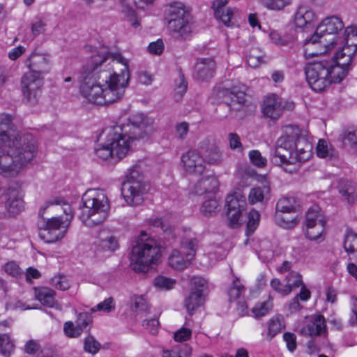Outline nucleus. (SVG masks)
<instances>
[{
    "mask_svg": "<svg viewBox=\"0 0 357 357\" xmlns=\"http://www.w3.org/2000/svg\"><path fill=\"white\" fill-rule=\"evenodd\" d=\"M63 331L66 336L71 338L78 337L82 333L77 325H74L72 321H67L64 324Z\"/></svg>",
    "mask_w": 357,
    "mask_h": 357,
    "instance_id": "052dcab7",
    "label": "nucleus"
},
{
    "mask_svg": "<svg viewBox=\"0 0 357 357\" xmlns=\"http://www.w3.org/2000/svg\"><path fill=\"white\" fill-rule=\"evenodd\" d=\"M326 223L325 216L318 206H312L306 213V227L310 228L317 224V229L315 234L312 232L311 230L308 231V235L311 238H316L322 234Z\"/></svg>",
    "mask_w": 357,
    "mask_h": 357,
    "instance_id": "4468645a",
    "label": "nucleus"
},
{
    "mask_svg": "<svg viewBox=\"0 0 357 357\" xmlns=\"http://www.w3.org/2000/svg\"><path fill=\"white\" fill-rule=\"evenodd\" d=\"M204 303V297L202 289L191 291L188 297L185 299V305L190 314Z\"/></svg>",
    "mask_w": 357,
    "mask_h": 357,
    "instance_id": "7c9ffc66",
    "label": "nucleus"
},
{
    "mask_svg": "<svg viewBox=\"0 0 357 357\" xmlns=\"http://www.w3.org/2000/svg\"><path fill=\"white\" fill-rule=\"evenodd\" d=\"M197 247V241L195 239H189L183 244V250L185 258L191 261L195 255Z\"/></svg>",
    "mask_w": 357,
    "mask_h": 357,
    "instance_id": "6e6d98bb",
    "label": "nucleus"
},
{
    "mask_svg": "<svg viewBox=\"0 0 357 357\" xmlns=\"http://www.w3.org/2000/svg\"><path fill=\"white\" fill-rule=\"evenodd\" d=\"M270 188L268 184H263L261 186L252 188L248 195V202L250 204L262 203L269 195Z\"/></svg>",
    "mask_w": 357,
    "mask_h": 357,
    "instance_id": "cd10ccee",
    "label": "nucleus"
},
{
    "mask_svg": "<svg viewBox=\"0 0 357 357\" xmlns=\"http://www.w3.org/2000/svg\"><path fill=\"white\" fill-rule=\"evenodd\" d=\"M284 106L281 98L276 94L268 95L264 100L262 112L267 117L278 119L282 114Z\"/></svg>",
    "mask_w": 357,
    "mask_h": 357,
    "instance_id": "dca6fc26",
    "label": "nucleus"
},
{
    "mask_svg": "<svg viewBox=\"0 0 357 357\" xmlns=\"http://www.w3.org/2000/svg\"><path fill=\"white\" fill-rule=\"evenodd\" d=\"M245 210L240 209H227V216L228 218L229 225L231 227H237L243 222V213Z\"/></svg>",
    "mask_w": 357,
    "mask_h": 357,
    "instance_id": "4c0bfd02",
    "label": "nucleus"
},
{
    "mask_svg": "<svg viewBox=\"0 0 357 357\" xmlns=\"http://www.w3.org/2000/svg\"><path fill=\"white\" fill-rule=\"evenodd\" d=\"M300 206L299 201L294 197H284L276 204V212L280 213H296Z\"/></svg>",
    "mask_w": 357,
    "mask_h": 357,
    "instance_id": "b1692460",
    "label": "nucleus"
},
{
    "mask_svg": "<svg viewBox=\"0 0 357 357\" xmlns=\"http://www.w3.org/2000/svg\"><path fill=\"white\" fill-rule=\"evenodd\" d=\"M289 135H291L294 139V142L295 144L294 151L299 149V148L303 149L304 144L302 140H307L306 138L302 137L300 135V131L298 128H287Z\"/></svg>",
    "mask_w": 357,
    "mask_h": 357,
    "instance_id": "4d7b16f0",
    "label": "nucleus"
},
{
    "mask_svg": "<svg viewBox=\"0 0 357 357\" xmlns=\"http://www.w3.org/2000/svg\"><path fill=\"white\" fill-rule=\"evenodd\" d=\"M161 256V246L153 238L141 239L132 247L130 265L136 272H146Z\"/></svg>",
    "mask_w": 357,
    "mask_h": 357,
    "instance_id": "0eeeda50",
    "label": "nucleus"
},
{
    "mask_svg": "<svg viewBox=\"0 0 357 357\" xmlns=\"http://www.w3.org/2000/svg\"><path fill=\"white\" fill-rule=\"evenodd\" d=\"M266 8L272 10H281L290 5L293 0H259Z\"/></svg>",
    "mask_w": 357,
    "mask_h": 357,
    "instance_id": "a19ab883",
    "label": "nucleus"
},
{
    "mask_svg": "<svg viewBox=\"0 0 357 357\" xmlns=\"http://www.w3.org/2000/svg\"><path fill=\"white\" fill-rule=\"evenodd\" d=\"M153 119L143 114L132 116L126 124H116L104 130L105 140L95 149L96 155L106 160H120L128 153L134 140L149 136L153 132Z\"/></svg>",
    "mask_w": 357,
    "mask_h": 357,
    "instance_id": "7ed1b4c3",
    "label": "nucleus"
},
{
    "mask_svg": "<svg viewBox=\"0 0 357 357\" xmlns=\"http://www.w3.org/2000/svg\"><path fill=\"white\" fill-rule=\"evenodd\" d=\"M315 14L312 10L305 6L298 7L295 15L294 22L296 26L303 28L314 20Z\"/></svg>",
    "mask_w": 357,
    "mask_h": 357,
    "instance_id": "a878e982",
    "label": "nucleus"
},
{
    "mask_svg": "<svg viewBox=\"0 0 357 357\" xmlns=\"http://www.w3.org/2000/svg\"><path fill=\"white\" fill-rule=\"evenodd\" d=\"M287 213H275V220L276 223L284 229H291L296 226L300 221L298 215L292 218H287Z\"/></svg>",
    "mask_w": 357,
    "mask_h": 357,
    "instance_id": "72a5a7b5",
    "label": "nucleus"
},
{
    "mask_svg": "<svg viewBox=\"0 0 357 357\" xmlns=\"http://www.w3.org/2000/svg\"><path fill=\"white\" fill-rule=\"evenodd\" d=\"M98 247L101 251L114 252L118 248L119 245L117 240L113 236H109L106 238L99 240Z\"/></svg>",
    "mask_w": 357,
    "mask_h": 357,
    "instance_id": "a18cd8bd",
    "label": "nucleus"
},
{
    "mask_svg": "<svg viewBox=\"0 0 357 357\" xmlns=\"http://www.w3.org/2000/svg\"><path fill=\"white\" fill-rule=\"evenodd\" d=\"M338 190L349 204H354L357 199V191L354 182L349 180H341L339 183Z\"/></svg>",
    "mask_w": 357,
    "mask_h": 357,
    "instance_id": "5701e85b",
    "label": "nucleus"
},
{
    "mask_svg": "<svg viewBox=\"0 0 357 357\" xmlns=\"http://www.w3.org/2000/svg\"><path fill=\"white\" fill-rule=\"evenodd\" d=\"M304 146L303 148H299L294 151V156L297 158L296 164L299 162H303L307 160L311 156V150H312V144L308 142V140H302Z\"/></svg>",
    "mask_w": 357,
    "mask_h": 357,
    "instance_id": "58836bf2",
    "label": "nucleus"
},
{
    "mask_svg": "<svg viewBox=\"0 0 357 357\" xmlns=\"http://www.w3.org/2000/svg\"><path fill=\"white\" fill-rule=\"evenodd\" d=\"M346 40L347 45L336 52L335 60H328L331 64L328 69L330 85L340 83L345 78L351 69L352 58L357 52V36L348 34Z\"/></svg>",
    "mask_w": 357,
    "mask_h": 357,
    "instance_id": "423d86ee",
    "label": "nucleus"
},
{
    "mask_svg": "<svg viewBox=\"0 0 357 357\" xmlns=\"http://www.w3.org/2000/svg\"><path fill=\"white\" fill-rule=\"evenodd\" d=\"M146 191L142 174L137 166H133L122 183L121 193L125 201L129 206H137L143 202Z\"/></svg>",
    "mask_w": 357,
    "mask_h": 357,
    "instance_id": "9d476101",
    "label": "nucleus"
},
{
    "mask_svg": "<svg viewBox=\"0 0 357 357\" xmlns=\"http://www.w3.org/2000/svg\"><path fill=\"white\" fill-rule=\"evenodd\" d=\"M101 348L100 343L89 334L84 340V350L93 355L97 354Z\"/></svg>",
    "mask_w": 357,
    "mask_h": 357,
    "instance_id": "79ce46f5",
    "label": "nucleus"
},
{
    "mask_svg": "<svg viewBox=\"0 0 357 357\" xmlns=\"http://www.w3.org/2000/svg\"><path fill=\"white\" fill-rule=\"evenodd\" d=\"M260 215L257 211L252 210L248 214V222L247 223V232L248 234L253 233L257 229Z\"/></svg>",
    "mask_w": 357,
    "mask_h": 357,
    "instance_id": "864d4df0",
    "label": "nucleus"
},
{
    "mask_svg": "<svg viewBox=\"0 0 357 357\" xmlns=\"http://www.w3.org/2000/svg\"><path fill=\"white\" fill-rule=\"evenodd\" d=\"M128 61L120 54L98 53L79 77L81 94L99 105L119 101L128 86Z\"/></svg>",
    "mask_w": 357,
    "mask_h": 357,
    "instance_id": "f257e3e1",
    "label": "nucleus"
},
{
    "mask_svg": "<svg viewBox=\"0 0 357 357\" xmlns=\"http://www.w3.org/2000/svg\"><path fill=\"white\" fill-rule=\"evenodd\" d=\"M167 19L168 29L175 38L186 40L190 37L192 32V17L183 3H171L167 10Z\"/></svg>",
    "mask_w": 357,
    "mask_h": 357,
    "instance_id": "6e6552de",
    "label": "nucleus"
},
{
    "mask_svg": "<svg viewBox=\"0 0 357 357\" xmlns=\"http://www.w3.org/2000/svg\"><path fill=\"white\" fill-rule=\"evenodd\" d=\"M330 67L328 60L315 61L305 66L306 79L312 90L321 92L330 86Z\"/></svg>",
    "mask_w": 357,
    "mask_h": 357,
    "instance_id": "9b49d317",
    "label": "nucleus"
},
{
    "mask_svg": "<svg viewBox=\"0 0 357 357\" xmlns=\"http://www.w3.org/2000/svg\"><path fill=\"white\" fill-rule=\"evenodd\" d=\"M215 70V62L211 58L199 59L195 65V77L204 81L211 79Z\"/></svg>",
    "mask_w": 357,
    "mask_h": 357,
    "instance_id": "f3484780",
    "label": "nucleus"
},
{
    "mask_svg": "<svg viewBox=\"0 0 357 357\" xmlns=\"http://www.w3.org/2000/svg\"><path fill=\"white\" fill-rule=\"evenodd\" d=\"M344 25L337 16L325 18L317 26L315 32L304 41V55L310 58L325 54L334 48L338 41V32Z\"/></svg>",
    "mask_w": 357,
    "mask_h": 357,
    "instance_id": "20e7f679",
    "label": "nucleus"
},
{
    "mask_svg": "<svg viewBox=\"0 0 357 357\" xmlns=\"http://www.w3.org/2000/svg\"><path fill=\"white\" fill-rule=\"evenodd\" d=\"M4 271L9 275L17 277L21 273V269L14 261L6 263L3 266Z\"/></svg>",
    "mask_w": 357,
    "mask_h": 357,
    "instance_id": "774afa93",
    "label": "nucleus"
},
{
    "mask_svg": "<svg viewBox=\"0 0 357 357\" xmlns=\"http://www.w3.org/2000/svg\"><path fill=\"white\" fill-rule=\"evenodd\" d=\"M66 234V229L63 231L53 230L47 227L40 229L39 231V236L45 243H54L61 239Z\"/></svg>",
    "mask_w": 357,
    "mask_h": 357,
    "instance_id": "2f4dec72",
    "label": "nucleus"
},
{
    "mask_svg": "<svg viewBox=\"0 0 357 357\" xmlns=\"http://www.w3.org/2000/svg\"><path fill=\"white\" fill-rule=\"evenodd\" d=\"M264 56L257 48H253L247 56V62L252 68H257L264 62Z\"/></svg>",
    "mask_w": 357,
    "mask_h": 357,
    "instance_id": "c03bdc74",
    "label": "nucleus"
},
{
    "mask_svg": "<svg viewBox=\"0 0 357 357\" xmlns=\"http://www.w3.org/2000/svg\"><path fill=\"white\" fill-rule=\"evenodd\" d=\"M25 65L29 69V71L26 73H33L40 77H44V75L48 73L50 70V61L47 56L40 53H32L25 60Z\"/></svg>",
    "mask_w": 357,
    "mask_h": 357,
    "instance_id": "2eb2a0df",
    "label": "nucleus"
},
{
    "mask_svg": "<svg viewBox=\"0 0 357 357\" xmlns=\"http://www.w3.org/2000/svg\"><path fill=\"white\" fill-rule=\"evenodd\" d=\"M187 88L188 83L184 78V75L180 73L175 87L176 96H178L177 99H181L183 97V94L187 91Z\"/></svg>",
    "mask_w": 357,
    "mask_h": 357,
    "instance_id": "680f3d73",
    "label": "nucleus"
},
{
    "mask_svg": "<svg viewBox=\"0 0 357 357\" xmlns=\"http://www.w3.org/2000/svg\"><path fill=\"white\" fill-rule=\"evenodd\" d=\"M219 208V203L215 199H211L205 201L202 207L201 211L204 215H211L215 213Z\"/></svg>",
    "mask_w": 357,
    "mask_h": 357,
    "instance_id": "3c124183",
    "label": "nucleus"
},
{
    "mask_svg": "<svg viewBox=\"0 0 357 357\" xmlns=\"http://www.w3.org/2000/svg\"><path fill=\"white\" fill-rule=\"evenodd\" d=\"M51 284L56 289L64 291L70 287L67 278L62 275H56L51 279Z\"/></svg>",
    "mask_w": 357,
    "mask_h": 357,
    "instance_id": "bf43d9fd",
    "label": "nucleus"
},
{
    "mask_svg": "<svg viewBox=\"0 0 357 357\" xmlns=\"http://www.w3.org/2000/svg\"><path fill=\"white\" fill-rule=\"evenodd\" d=\"M64 212L66 213V219L64 220L61 217H53L47 220L45 227L57 231L66 229V232L74 215L70 206L68 207V209L65 208Z\"/></svg>",
    "mask_w": 357,
    "mask_h": 357,
    "instance_id": "4be33fe9",
    "label": "nucleus"
},
{
    "mask_svg": "<svg viewBox=\"0 0 357 357\" xmlns=\"http://www.w3.org/2000/svg\"><path fill=\"white\" fill-rule=\"evenodd\" d=\"M12 116L0 114V176H18L36 156V141L31 134L20 135Z\"/></svg>",
    "mask_w": 357,
    "mask_h": 357,
    "instance_id": "f03ea898",
    "label": "nucleus"
},
{
    "mask_svg": "<svg viewBox=\"0 0 357 357\" xmlns=\"http://www.w3.org/2000/svg\"><path fill=\"white\" fill-rule=\"evenodd\" d=\"M228 139L229 142V147L232 150H238V151H243V147L241 142L240 137L234 132H231L228 135Z\"/></svg>",
    "mask_w": 357,
    "mask_h": 357,
    "instance_id": "69168bd1",
    "label": "nucleus"
},
{
    "mask_svg": "<svg viewBox=\"0 0 357 357\" xmlns=\"http://www.w3.org/2000/svg\"><path fill=\"white\" fill-rule=\"evenodd\" d=\"M295 144L294 139L289 135L287 129L285 134L281 136L277 141V144L273 155L271 158V162L283 167L288 173L293 174L298 171V164H296L297 158L294 153Z\"/></svg>",
    "mask_w": 357,
    "mask_h": 357,
    "instance_id": "1a4fd4ad",
    "label": "nucleus"
},
{
    "mask_svg": "<svg viewBox=\"0 0 357 357\" xmlns=\"http://www.w3.org/2000/svg\"><path fill=\"white\" fill-rule=\"evenodd\" d=\"M175 284V280L164 276H158L154 280V285L156 287L163 290H169L174 288Z\"/></svg>",
    "mask_w": 357,
    "mask_h": 357,
    "instance_id": "603ef678",
    "label": "nucleus"
},
{
    "mask_svg": "<svg viewBox=\"0 0 357 357\" xmlns=\"http://www.w3.org/2000/svg\"><path fill=\"white\" fill-rule=\"evenodd\" d=\"M283 328H284V324L282 316L278 315L271 319L268 323V340L271 341Z\"/></svg>",
    "mask_w": 357,
    "mask_h": 357,
    "instance_id": "473e14b6",
    "label": "nucleus"
},
{
    "mask_svg": "<svg viewBox=\"0 0 357 357\" xmlns=\"http://www.w3.org/2000/svg\"><path fill=\"white\" fill-rule=\"evenodd\" d=\"M192 349L187 344L181 346L178 349L163 350L162 357H191Z\"/></svg>",
    "mask_w": 357,
    "mask_h": 357,
    "instance_id": "ea45409f",
    "label": "nucleus"
},
{
    "mask_svg": "<svg viewBox=\"0 0 357 357\" xmlns=\"http://www.w3.org/2000/svg\"><path fill=\"white\" fill-rule=\"evenodd\" d=\"M228 0H214L212 5V8L214 10L215 17L221 20L226 26H232L233 24L231 23V18L233 15V12L231 8L224 9V7L227 3Z\"/></svg>",
    "mask_w": 357,
    "mask_h": 357,
    "instance_id": "412c9836",
    "label": "nucleus"
},
{
    "mask_svg": "<svg viewBox=\"0 0 357 357\" xmlns=\"http://www.w3.org/2000/svg\"><path fill=\"white\" fill-rule=\"evenodd\" d=\"M246 86L241 83H237L227 89L226 91L231 102L230 104L236 103L239 106L243 105L246 100Z\"/></svg>",
    "mask_w": 357,
    "mask_h": 357,
    "instance_id": "393cba45",
    "label": "nucleus"
},
{
    "mask_svg": "<svg viewBox=\"0 0 357 357\" xmlns=\"http://www.w3.org/2000/svg\"><path fill=\"white\" fill-rule=\"evenodd\" d=\"M181 162L183 171L190 175H201L206 169L204 157L195 149H190L183 153Z\"/></svg>",
    "mask_w": 357,
    "mask_h": 357,
    "instance_id": "ddd939ff",
    "label": "nucleus"
},
{
    "mask_svg": "<svg viewBox=\"0 0 357 357\" xmlns=\"http://www.w3.org/2000/svg\"><path fill=\"white\" fill-rule=\"evenodd\" d=\"M35 296L43 305L53 307L55 303V291L47 287L34 288Z\"/></svg>",
    "mask_w": 357,
    "mask_h": 357,
    "instance_id": "bb28decb",
    "label": "nucleus"
},
{
    "mask_svg": "<svg viewBox=\"0 0 357 357\" xmlns=\"http://www.w3.org/2000/svg\"><path fill=\"white\" fill-rule=\"evenodd\" d=\"M14 345L7 334L0 335V353L8 357L13 351Z\"/></svg>",
    "mask_w": 357,
    "mask_h": 357,
    "instance_id": "49530a36",
    "label": "nucleus"
},
{
    "mask_svg": "<svg viewBox=\"0 0 357 357\" xmlns=\"http://www.w3.org/2000/svg\"><path fill=\"white\" fill-rule=\"evenodd\" d=\"M219 187L218 178L213 176H206L200 178L195 186L196 194L201 195L205 193H214Z\"/></svg>",
    "mask_w": 357,
    "mask_h": 357,
    "instance_id": "aec40b11",
    "label": "nucleus"
},
{
    "mask_svg": "<svg viewBox=\"0 0 357 357\" xmlns=\"http://www.w3.org/2000/svg\"><path fill=\"white\" fill-rule=\"evenodd\" d=\"M249 159L251 163L259 168H264L266 167L267 160L263 157L258 150H252L248 154Z\"/></svg>",
    "mask_w": 357,
    "mask_h": 357,
    "instance_id": "8fccbe9b",
    "label": "nucleus"
},
{
    "mask_svg": "<svg viewBox=\"0 0 357 357\" xmlns=\"http://www.w3.org/2000/svg\"><path fill=\"white\" fill-rule=\"evenodd\" d=\"M273 307L272 301L268 300L260 303H257L252 310L255 317L265 316Z\"/></svg>",
    "mask_w": 357,
    "mask_h": 357,
    "instance_id": "09e8293b",
    "label": "nucleus"
},
{
    "mask_svg": "<svg viewBox=\"0 0 357 357\" xmlns=\"http://www.w3.org/2000/svg\"><path fill=\"white\" fill-rule=\"evenodd\" d=\"M286 287L289 289V293L295 288L303 285L301 275L295 271H291L285 278Z\"/></svg>",
    "mask_w": 357,
    "mask_h": 357,
    "instance_id": "37998d69",
    "label": "nucleus"
},
{
    "mask_svg": "<svg viewBox=\"0 0 357 357\" xmlns=\"http://www.w3.org/2000/svg\"><path fill=\"white\" fill-rule=\"evenodd\" d=\"M283 339L287 344V348L290 352H294L296 349V336L294 333L285 332Z\"/></svg>",
    "mask_w": 357,
    "mask_h": 357,
    "instance_id": "338daca9",
    "label": "nucleus"
},
{
    "mask_svg": "<svg viewBox=\"0 0 357 357\" xmlns=\"http://www.w3.org/2000/svg\"><path fill=\"white\" fill-rule=\"evenodd\" d=\"M6 196V207L11 215H15L23 210L24 201L18 190L8 188Z\"/></svg>",
    "mask_w": 357,
    "mask_h": 357,
    "instance_id": "a211bd4d",
    "label": "nucleus"
},
{
    "mask_svg": "<svg viewBox=\"0 0 357 357\" xmlns=\"http://www.w3.org/2000/svg\"><path fill=\"white\" fill-rule=\"evenodd\" d=\"M92 323V317L87 312H81L77 315L76 325L82 333L84 330Z\"/></svg>",
    "mask_w": 357,
    "mask_h": 357,
    "instance_id": "13d9d810",
    "label": "nucleus"
},
{
    "mask_svg": "<svg viewBox=\"0 0 357 357\" xmlns=\"http://www.w3.org/2000/svg\"><path fill=\"white\" fill-rule=\"evenodd\" d=\"M149 224L155 227H160L164 233V238L168 241L175 238V234L172 226L165 223L160 217L151 218L149 220Z\"/></svg>",
    "mask_w": 357,
    "mask_h": 357,
    "instance_id": "f704fd0d",
    "label": "nucleus"
},
{
    "mask_svg": "<svg viewBox=\"0 0 357 357\" xmlns=\"http://www.w3.org/2000/svg\"><path fill=\"white\" fill-rule=\"evenodd\" d=\"M133 309L137 312H146L149 309V304L146 298L142 296H136L133 301Z\"/></svg>",
    "mask_w": 357,
    "mask_h": 357,
    "instance_id": "0e129e2a",
    "label": "nucleus"
},
{
    "mask_svg": "<svg viewBox=\"0 0 357 357\" xmlns=\"http://www.w3.org/2000/svg\"><path fill=\"white\" fill-rule=\"evenodd\" d=\"M344 250L348 254H353L357 251V234L350 229H347L344 236L343 244Z\"/></svg>",
    "mask_w": 357,
    "mask_h": 357,
    "instance_id": "e433bc0d",
    "label": "nucleus"
},
{
    "mask_svg": "<svg viewBox=\"0 0 357 357\" xmlns=\"http://www.w3.org/2000/svg\"><path fill=\"white\" fill-rule=\"evenodd\" d=\"M204 161L212 165H219L222 163V152L218 146L211 144L204 152Z\"/></svg>",
    "mask_w": 357,
    "mask_h": 357,
    "instance_id": "c756f323",
    "label": "nucleus"
},
{
    "mask_svg": "<svg viewBox=\"0 0 357 357\" xmlns=\"http://www.w3.org/2000/svg\"><path fill=\"white\" fill-rule=\"evenodd\" d=\"M189 131V123L185 121L177 123L175 125L176 137L178 139H185Z\"/></svg>",
    "mask_w": 357,
    "mask_h": 357,
    "instance_id": "e2e57ef3",
    "label": "nucleus"
},
{
    "mask_svg": "<svg viewBox=\"0 0 357 357\" xmlns=\"http://www.w3.org/2000/svg\"><path fill=\"white\" fill-rule=\"evenodd\" d=\"M244 291V286L240 283L238 278H236L233 280L232 286L228 290L229 301H235L240 298Z\"/></svg>",
    "mask_w": 357,
    "mask_h": 357,
    "instance_id": "de8ad7c7",
    "label": "nucleus"
},
{
    "mask_svg": "<svg viewBox=\"0 0 357 357\" xmlns=\"http://www.w3.org/2000/svg\"><path fill=\"white\" fill-rule=\"evenodd\" d=\"M226 206L227 209L245 210L247 207L245 197L239 191L234 192L227 197Z\"/></svg>",
    "mask_w": 357,
    "mask_h": 357,
    "instance_id": "c85d7f7f",
    "label": "nucleus"
},
{
    "mask_svg": "<svg viewBox=\"0 0 357 357\" xmlns=\"http://www.w3.org/2000/svg\"><path fill=\"white\" fill-rule=\"evenodd\" d=\"M44 77L25 73L21 78L23 100L31 105H36L41 96Z\"/></svg>",
    "mask_w": 357,
    "mask_h": 357,
    "instance_id": "f8f14e48",
    "label": "nucleus"
},
{
    "mask_svg": "<svg viewBox=\"0 0 357 357\" xmlns=\"http://www.w3.org/2000/svg\"><path fill=\"white\" fill-rule=\"evenodd\" d=\"M190 261L187 258L184 259L178 250H173L169 257V266L177 270L185 268Z\"/></svg>",
    "mask_w": 357,
    "mask_h": 357,
    "instance_id": "c9c22d12",
    "label": "nucleus"
},
{
    "mask_svg": "<svg viewBox=\"0 0 357 357\" xmlns=\"http://www.w3.org/2000/svg\"><path fill=\"white\" fill-rule=\"evenodd\" d=\"M343 143L354 150H357V128L348 130L343 137Z\"/></svg>",
    "mask_w": 357,
    "mask_h": 357,
    "instance_id": "5fc2aeb1",
    "label": "nucleus"
},
{
    "mask_svg": "<svg viewBox=\"0 0 357 357\" xmlns=\"http://www.w3.org/2000/svg\"><path fill=\"white\" fill-rule=\"evenodd\" d=\"M83 206L79 219L87 227H91L102 223L107 218L109 204L102 190H91L83 197Z\"/></svg>",
    "mask_w": 357,
    "mask_h": 357,
    "instance_id": "39448f33",
    "label": "nucleus"
},
{
    "mask_svg": "<svg viewBox=\"0 0 357 357\" xmlns=\"http://www.w3.org/2000/svg\"><path fill=\"white\" fill-rule=\"evenodd\" d=\"M326 331L324 317L321 314L314 316L310 323L301 329L304 335H320Z\"/></svg>",
    "mask_w": 357,
    "mask_h": 357,
    "instance_id": "6ab92c4d",
    "label": "nucleus"
}]
</instances>
